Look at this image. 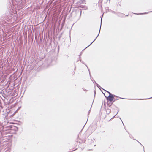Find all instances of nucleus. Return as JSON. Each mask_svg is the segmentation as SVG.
Instances as JSON below:
<instances>
[{
  "instance_id": "nucleus-3",
  "label": "nucleus",
  "mask_w": 152,
  "mask_h": 152,
  "mask_svg": "<svg viewBox=\"0 0 152 152\" xmlns=\"http://www.w3.org/2000/svg\"><path fill=\"white\" fill-rule=\"evenodd\" d=\"M93 81H94L93 83H94L99 89H101V88H102L94 80H93Z\"/></svg>"
},
{
  "instance_id": "nucleus-7",
  "label": "nucleus",
  "mask_w": 152,
  "mask_h": 152,
  "mask_svg": "<svg viewBox=\"0 0 152 152\" xmlns=\"http://www.w3.org/2000/svg\"><path fill=\"white\" fill-rule=\"evenodd\" d=\"M113 102H110V103H107V106H109V107H110V106H111V105L113 104Z\"/></svg>"
},
{
  "instance_id": "nucleus-12",
  "label": "nucleus",
  "mask_w": 152,
  "mask_h": 152,
  "mask_svg": "<svg viewBox=\"0 0 152 152\" xmlns=\"http://www.w3.org/2000/svg\"><path fill=\"white\" fill-rule=\"evenodd\" d=\"M149 99V98L148 99H138V100H143V99Z\"/></svg>"
},
{
  "instance_id": "nucleus-9",
  "label": "nucleus",
  "mask_w": 152,
  "mask_h": 152,
  "mask_svg": "<svg viewBox=\"0 0 152 152\" xmlns=\"http://www.w3.org/2000/svg\"><path fill=\"white\" fill-rule=\"evenodd\" d=\"M79 7L82 8H85H85L86 7L85 6H83L81 5H80V6H79Z\"/></svg>"
},
{
  "instance_id": "nucleus-24",
  "label": "nucleus",
  "mask_w": 152,
  "mask_h": 152,
  "mask_svg": "<svg viewBox=\"0 0 152 152\" xmlns=\"http://www.w3.org/2000/svg\"><path fill=\"white\" fill-rule=\"evenodd\" d=\"M16 129H18V128L17 127H16Z\"/></svg>"
},
{
  "instance_id": "nucleus-17",
  "label": "nucleus",
  "mask_w": 152,
  "mask_h": 152,
  "mask_svg": "<svg viewBox=\"0 0 152 152\" xmlns=\"http://www.w3.org/2000/svg\"><path fill=\"white\" fill-rule=\"evenodd\" d=\"M94 96L95 97V94H96V91H95V90H94Z\"/></svg>"
},
{
  "instance_id": "nucleus-4",
  "label": "nucleus",
  "mask_w": 152,
  "mask_h": 152,
  "mask_svg": "<svg viewBox=\"0 0 152 152\" xmlns=\"http://www.w3.org/2000/svg\"><path fill=\"white\" fill-rule=\"evenodd\" d=\"M107 109L106 110V113L108 114H110L111 112L110 109L107 108Z\"/></svg>"
},
{
  "instance_id": "nucleus-20",
  "label": "nucleus",
  "mask_w": 152,
  "mask_h": 152,
  "mask_svg": "<svg viewBox=\"0 0 152 152\" xmlns=\"http://www.w3.org/2000/svg\"><path fill=\"white\" fill-rule=\"evenodd\" d=\"M124 99L123 98H121V97L120 98V99Z\"/></svg>"
},
{
  "instance_id": "nucleus-19",
  "label": "nucleus",
  "mask_w": 152,
  "mask_h": 152,
  "mask_svg": "<svg viewBox=\"0 0 152 152\" xmlns=\"http://www.w3.org/2000/svg\"><path fill=\"white\" fill-rule=\"evenodd\" d=\"M90 111V110L89 111L88 115H89V114Z\"/></svg>"
},
{
  "instance_id": "nucleus-2",
  "label": "nucleus",
  "mask_w": 152,
  "mask_h": 152,
  "mask_svg": "<svg viewBox=\"0 0 152 152\" xmlns=\"http://www.w3.org/2000/svg\"><path fill=\"white\" fill-rule=\"evenodd\" d=\"M101 25H102V19H101V24H100V28H99V33L97 36L95 38V39L94 40L88 45V46H87L86 48L84 49L83 50H85V49H86V48H88V46H89L97 38V37L98 36L99 34V33H100V29H101Z\"/></svg>"
},
{
  "instance_id": "nucleus-5",
  "label": "nucleus",
  "mask_w": 152,
  "mask_h": 152,
  "mask_svg": "<svg viewBox=\"0 0 152 152\" xmlns=\"http://www.w3.org/2000/svg\"><path fill=\"white\" fill-rule=\"evenodd\" d=\"M85 2L86 1H85V0H80L79 1V3L80 4H83L84 3H85Z\"/></svg>"
},
{
  "instance_id": "nucleus-6",
  "label": "nucleus",
  "mask_w": 152,
  "mask_h": 152,
  "mask_svg": "<svg viewBox=\"0 0 152 152\" xmlns=\"http://www.w3.org/2000/svg\"><path fill=\"white\" fill-rule=\"evenodd\" d=\"M148 13H147V12H145V13H134V14H135L139 15L145 14H147Z\"/></svg>"
},
{
  "instance_id": "nucleus-11",
  "label": "nucleus",
  "mask_w": 152,
  "mask_h": 152,
  "mask_svg": "<svg viewBox=\"0 0 152 152\" xmlns=\"http://www.w3.org/2000/svg\"><path fill=\"white\" fill-rule=\"evenodd\" d=\"M87 68H88V71H89V75H90V77H91V80H92V78H91V77H91V74H90V72L89 69H88V67H87Z\"/></svg>"
},
{
  "instance_id": "nucleus-22",
  "label": "nucleus",
  "mask_w": 152,
  "mask_h": 152,
  "mask_svg": "<svg viewBox=\"0 0 152 152\" xmlns=\"http://www.w3.org/2000/svg\"><path fill=\"white\" fill-rule=\"evenodd\" d=\"M13 127H15L14 126H13L12 127V128H13Z\"/></svg>"
},
{
  "instance_id": "nucleus-8",
  "label": "nucleus",
  "mask_w": 152,
  "mask_h": 152,
  "mask_svg": "<svg viewBox=\"0 0 152 152\" xmlns=\"http://www.w3.org/2000/svg\"><path fill=\"white\" fill-rule=\"evenodd\" d=\"M114 97V100L113 101V102L119 99L118 98H117L116 97Z\"/></svg>"
},
{
  "instance_id": "nucleus-18",
  "label": "nucleus",
  "mask_w": 152,
  "mask_h": 152,
  "mask_svg": "<svg viewBox=\"0 0 152 152\" xmlns=\"http://www.w3.org/2000/svg\"><path fill=\"white\" fill-rule=\"evenodd\" d=\"M82 54V52H81L80 53V54L79 56H80V55H81Z\"/></svg>"
},
{
  "instance_id": "nucleus-16",
  "label": "nucleus",
  "mask_w": 152,
  "mask_h": 152,
  "mask_svg": "<svg viewBox=\"0 0 152 152\" xmlns=\"http://www.w3.org/2000/svg\"><path fill=\"white\" fill-rule=\"evenodd\" d=\"M112 12L115 14L116 13L114 11H112Z\"/></svg>"
},
{
  "instance_id": "nucleus-23",
  "label": "nucleus",
  "mask_w": 152,
  "mask_h": 152,
  "mask_svg": "<svg viewBox=\"0 0 152 152\" xmlns=\"http://www.w3.org/2000/svg\"><path fill=\"white\" fill-rule=\"evenodd\" d=\"M151 98H152V97L149 98V99H151Z\"/></svg>"
},
{
  "instance_id": "nucleus-10",
  "label": "nucleus",
  "mask_w": 152,
  "mask_h": 152,
  "mask_svg": "<svg viewBox=\"0 0 152 152\" xmlns=\"http://www.w3.org/2000/svg\"><path fill=\"white\" fill-rule=\"evenodd\" d=\"M62 33H61L60 34V35H59V37H58V38L59 40H60L61 38V37H62Z\"/></svg>"
},
{
  "instance_id": "nucleus-13",
  "label": "nucleus",
  "mask_w": 152,
  "mask_h": 152,
  "mask_svg": "<svg viewBox=\"0 0 152 152\" xmlns=\"http://www.w3.org/2000/svg\"><path fill=\"white\" fill-rule=\"evenodd\" d=\"M79 58V59H80V62H82V63L83 64V62H82V61H81V58H80V57Z\"/></svg>"
},
{
  "instance_id": "nucleus-14",
  "label": "nucleus",
  "mask_w": 152,
  "mask_h": 152,
  "mask_svg": "<svg viewBox=\"0 0 152 152\" xmlns=\"http://www.w3.org/2000/svg\"><path fill=\"white\" fill-rule=\"evenodd\" d=\"M118 111L117 112V113H116V115H115L114 116H113V118L111 119H113V118L115 117V116L116 115L118 114Z\"/></svg>"
},
{
  "instance_id": "nucleus-1",
  "label": "nucleus",
  "mask_w": 152,
  "mask_h": 152,
  "mask_svg": "<svg viewBox=\"0 0 152 152\" xmlns=\"http://www.w3.org/2000/svg\"><path fill=\"white\" fill-rule=\"evenodd\" d=\"M106 91L109 94V96L107 97L105 95H104L107 102L110 101V102H111L112 101H113L114 99V97H116L117 98L118 97L117 96L112 94L110 92L107 91Z\"/></svg>"
},
{
  "instance_id": "nucleus-15",
  "label": "nucleus",
  "mask_w": 152,
  "mask_h": 152,
  "mask_svg": "<svg viewBox=\"0 0 152 152\" xmlns=\"http://www.w3.org/2000/svg\"><path fill=\"white\" fill-rule=\"evenodd\" d=\"M81 13H82V11H80V16H81Z\"/></svg>"
},
{
  "instance_id": "nucleus-21",
  "label": "nucleus",
  "mask_w": 152,
  "mask_h": 152,
  "mask_svg": "<svg viewBox=\"0 0 152 152\" xmlns=\"http://www.w3.org/2000/svg\"><path fill=\"white\" fill-rule=\"evenodd\" d=\"M152 12V11H150V12H148V13H149V12Z\"/></svg>"
}]
</instances>
